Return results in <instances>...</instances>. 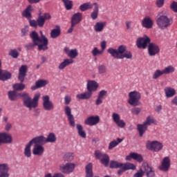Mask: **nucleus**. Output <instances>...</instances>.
I'll use <instances>...</instances> for the list:
<instances>
[{"label": "nucleus", "instance_id": "obj_36", "mask_svg": "<svg viewBox=\"0 0 177 177\" xmlns=\"http://www.w3.org/2000/svg\"><path fill=\"white\" fill-rule=\"evenodd\" d=\"M93 165L92 163H88L85 168L86 171V177H93V171L92 170Z\"/></svg>", "mask_w": 177, "mask_h": 177}, {"label": "nucleus", "instance_id": "obj_14", "mask_svg": "<svg viewBox=\"0 0 177 177\" xmlns=\"http://www.w3.org/2000/svg\"><path fill=\"white\" fill-rule=\"evenodd\" d=\"M30 37L32 41V43H29V44L25 45V48H26V50H32V49H34V48H35V46H38V50H39V45H41V44H39L38 42L35 35H32V36H31L30 35Z\"/></svg>", "mask_w": 177, "mask_h": 177}, {"label": "nucleus", "instance_id": "obj_47", "mask_svg": "<svg viewBox=\"0 0 177 177\" xmlns=\"http://www.w3.org/2000/svg\"><path fill=\"white\" fill-rule=\"evenodd\" d=\"M103 50H99L97 47H94L93 49L91 51V53L94 57H96V56H100V55H103Z\"/></svg>", "mask_w": 177, "mask_h": 177}, {"label": "nucleus", "instance_id": "obj_58", "mask_svg": "<svg viewBox=\"0 0 177 177\" xmlns=\"http://www.w3.org/2000/svg\"><path fill=\"white\" fill-rule=\"evenodd\" d=\"M170 8L173 12H175L177 13V2L176 1H173L170 6Z\"/></svg>", "mask_w": 177, "mask_h": 177}, {"label": "nucleus", "instance_id": "obj_64", "mask_svg": "<svg viewBox=\"0 0 177 177\" xmlns=\"http://www.w3.org/2000/svg\"><path fill=\"white\" fill-rule=\"evenodd\" d=\"M12 128V124H10V122H7L5 127V129L6 131H10Z\"/></svg>", "mask_w": 177, "mask_h": 177}, {"label": "nucleus", "instance_id": "obj_41", "mask_svg": "<svg viewBox=\"0 0 177 177\" xmlns=\"http://www.w3.org/2000/svg\"><path fill=\"white\" fill-rule=\"evenodd\" d=\"M93 6H94L93 3L92 4L91 3H84L80 6V9L82 12H85V10H88V9H92Z\"/></svg>", "mask_w": 177, "mask_h": 177}, {"label": "nucleus", "instance_id": "obj_57", "mask_svg": "<svg viewBox=\"0 0 177 177\" xmlns=\"http://www.w3.org/2000/svg\"><path fill=\"white\" fill-rule=\"evenodd\" d=\"M143 175H145V172L143 171V169H140L136 174H134L133 177H143Z\"/></svg>", "mask_w": 177, "mask_h": 177}, {"label": "nucleus", "instance_id": "obj_55", "mask_svg": "<svg viewBox=\"0 0 177 177\" xmlns=\"http://www.w3.org/2000/svg\"><path fill=\"white\" fill-rule=\"evenodd\" d=\"M28 21L30 27H34L35 28H37V27H38L37 21L32 19H28Z\"/></svg>", "mask_w": 177, "mask_h": 177}, {"label": "nucleus", "instance_id": "obj_52", "mask_svg": "<svg viewBox=\"0 0 177 177\" xmlns=\"http://www.w3.org/2000/svg\"><path fill=\"white\" fill-rule=\"evenodd\" d=\"M153 123H154V119L153 118V116H148L144 122V124H145L147 127H149Z\"/></svg>", "mask_w": 177, "mask_h": 177}, {"label": "nucleus", "instance_id": "obj_31", "mask_svg": "<svg viewBox=\"0 0 177 177\" xmlns=\"http://www.w3.org/2000/svg\"><path fill=\"white\" fill-rule=\"evenodd\" d=\"M94 8L93 12L91 13V17L92 20H96L99 16V4L97 3H93Z\"/></svg>", "mask_w": 177, "mask_h": 177}, {"label": "nucleus", "instance_id": "obj_10", "mask_svg": "<svg viewBox=\"0 0 177 177\" xmlns=\"http://www.w3.org/2000/svg\"><path fill=\"white\" fill-rule=\"evenodd\" d=\"M43 100V109L46 111H50L55 109V104L50 100L49 95H44L42 97Z\"/></svg>", "mask_w": 177, "mask_h": 177}, {"label": "nucleus", "instance_id": "obj_42", "mask_svg": "<svg viewBox=\"0 0 177 177\" xmlns=\"http://www.w3.org/2000/svg\"><path fill=\"white\" fill-rule=\"evenodd\" d=\"M62 2H63L65 6V9H66V10H71V9H73V1L62 0Z\"/></svg>", "mask_w": 177, "mask_h": 177}, {"label": "nucleus", "instance_id": "obj_46", "mask_svg": "<svg viewBox=\"0 0 177 177\" xmlns=\"http://www.w3.org/2000/svg\"><path fill=\"white\" fill-rule=\"evenodd\" d=\"M14 91H23L26 88V85L21 83H17L12 86Z\"/></svg>", "mask_w": 177, "mask_h": 177}, {"label": "nucleus", "instance_id": "obj_38", "mask_svg": "<svg viewBox=\"0 0 177 177\" xmlns=\"http://www.w3.org/2000/svg\"><path fill=\"white\" fill-rule=\"evenodd\" d=\"M76 128L77 129L78 135L80 136L81 138H83V139H85V138H86V133L84 131L82 125L77 124V125H76Z\"/></svg>", "mask_w": 177, "mask_h": 177}, {"label": "nucleus", "instance_id": "obj_24", "mask_svg": "<svg viewBox=\"0 0 177 177\" xmlns=\"http://www.w3.org/2000/svg\"><path fill=\"white\" fill-rule=\"evenodd\" d=\"M99 121H100L99 116H91L84 121V124L93 127V125L99 124Z\"/></svg>", "mask_w": 177, "mask_h": 177}, {"label": "nucleus", "instance_id": "obj_27", "mask_svg": "<svg viewBox=\"0 0 177 177\" xmlns=\"http://www.w3.org/2000/svg\"><path fill=\"white\" fill-rule=\"evenodd\" d=\"M27 73V66L22 65L19 68V80L21 82H24V78H26V74Z\"/></svg>", "mask_w": 177, "mask_h": 177}, {"label": "nucleus", "instance_id": "obj_6", "mask_svg": "<svg viewBox=\"0 0 177 177\" xmlns=\"http://www.w3.org/2000/svg\"><path fill=\"white\" fill-rule=\"evenodd\" d=\"M96 158L100 160L101 164L104 165V167L109 166V162H110V157L106 153H102V151L97 150L94 153Z\"/></svg>", "mask_w": 177, "mask_h": 177}, {"label": "nucleus", "instance_id": "obj_21", "mask_svg": "<svg viewBox=\"0 0 177 177\" xmlns=\"http://www.w3.org/2000/svg\"><path fill=\"white\" fill-rule=\"evenodd\" d=\"M97 88H99V84L96 82L95 80H88L86 84L87 91L91 92H96L97 91Z\"/></svg>", "mask_w": 177, "mask_h": 177}, {"label": "nucleus", "instance_id": "obj_12", "mask_svg": "<svg viewBox=\"0 0 177 177\" xmlns=\"http://www.w3.org/2000/svg\"><path fill=\"white\" fill-rule=\"evenodd\" d=\"M13 142L12 136L6 132L0 133V146L1 145L10 144Z\"/></svg>", "mask_w": 177, "mask_h": 177}, {"label": "nucleus", "instance_id": "obj_49", "mask_svg": "<svg viewBox=\"0 0 177 177\" xmlns=\"http://www.w3.org/2000/svg\"><path fill=\"white\" fill-rule=\"evenodd\" d=\"M9 56L12 57V59H17L19 57V51L16 49H11L8 53Z\"/></svg>", "mask_w": 177, "mask_h": 177}, {"label": "nucleus", "instance_id": "obj_29", "mask_svg": "<svg viewBox=\"0 0 177 177\" xmlns=\"http://www.w3.org/2000/svg\"><path fill=\"white\" fill-rule=\"evenodd\" d=\"M46 85H48L47 80H39L36 82L35 86L31 87V89L32 91H35L39 88H44V86H46Z\"/></svg>", "mask_w": 177, "mask_h": 177}, {"label": "nucleus", "instance_id": "obj_25", "mask_svg": "<svg viewBox=\"0 0 177 177\" xmlns=\"http://www.w3.org/2000/svg\"><path fill=\"white\" fill-rule=\"evenodd\" d=\"M64 52L71 59H75L78 56V50L75 48L70 50V48L66 47Z\"/></svg>", "mask_w": 177, "mask_h": 177}, {"label": "nucleus", "instance_id": "obj_16", "mask_svg": "<svg viewBox=\"0 0 177 177\" xmlns=\"http://www.w3.org/2000/svg\"><path fill=\"white\" fill-rule=\"evenodd\" d=\"M64 113L68 117V120L69 121L70 125L71 127H75V121L74 120V115L71 114V108L68 106L64 107Z\"/></svg>", "mask_w": 177, "mask_h": 177}, {"label": "nucleus", "instance_id": "obj_39", "mask_svg": "<svg viewBox=\"0 0 177 177\" xmlns=\"http://www.w3.org/2000/svg\"><path fill=\"white\" fill-rule=\"evenodd\" d=\"M60 27L59 26H57V28L55 29H53L50 32V37L55 39L56 38H57V37L60 36Z\"/></svg>", "mask_w": 177, "mask_h": 177}, {"label": "nucleus", "instance_id": "obj_35", "mask_svg": "<svg viewBox=\"0 0 177 177\" xmlns=\"http://www.w3.org/2000/svg\"><path fill=\"white\" fill-rule=\"evenodd\" d=\"M165 93L167 97H172L176 95V91H175L173 88L167 87L165 88Z\"/></svg>", "mask_w": 177, "mask_h": 177}, {"label": "nucleus", "instance_id": "obj_40", "mask_svg": "<svg viewBox=\"0 0 177 177\" xmlns=\"http://www.w3.org/2000/svg\"><path fill=\"white\" fill-rule=\"evenodd\" d=\"M137 129L140 133V136H143V135H145V132L147 131V126L144 124V123L142 124H138Z\"/></svg>", "mask_w": 177, "mask_h": 177}, {"label": "nucleus", "instance_id": "obj_48", "mask_svg": "<svg viewBox=\"0 0 177 177\" xmlns=\"http://www.w3.org/2000/svg\"><path fill=\"white\" fill-rule=\"evenodd\" d=\"M163 74H171L175 71V68L172 66L165 67L163 70Z\"/></svg>", "mask_w": 177, "mask_h": 177}, {"label": "nucleus", "instance_id": "obj_22", "mask_svg": "<svg viewBox=\"0 0 177 177\" xmlns=\"http://www.w3.org/2000/svg\"><path fill=\"white\" fill-rule=\"evenodd\" d=\"M2 67V61L0 59V80L1 81H8V80H10L12 77V74L8 71L1 70Z\"/></svg>", "mask_w": 177, "mask_h": 177}, {"label": "nucleus", "instance_id": "obj_60", "mask_svg": "<svg viewBox=\"0 0 177 177\" xmlns=\"http://www.w3.org/2000/svg\"><path fill=\"white\" fill-rule=\"evenodd\" d=\"M106 95H107V91L106 90H102L101 91H100L98 94V97L103 99V97H104Z\"/></svg>", "mask_w": 177, "mask_h": 177}, {"label": "nucleus", "instance_id": "obj_62", "mask_svg": "<svg viewBox=\"0 0 177 177\" xmlns=\"http://www.w3.org/2000/svg\"><path fill=\"white\" fill-rule=\"evenodd\" d=\"M70 102H71V97L68 95H66L64 97L65 104H70Z\"/></svg>", "mask_w": 177, "mask_h": 177}, {"label": "nucleus", "instance_id": "obj_50", "mask_svg": "<svg viewBox=\"0 0 177 177\" xmlns=\"http://www.w3.org/2000/svg\"><path fill=\"white\" fill-rule=\"evenodd\" d=\"M64 160L70 162L74 160V156H73L72 153H67L64 156Z\"/></svg>", "mask_w": 177, "mask_h": 177}, {"label": "nucleus", "instance_id": "obj_44", "mask_svg": "<svg viewBox=\"0 0 177 177\" xmlns=\"http://www.w3.org/2000/svg\"><path fill=\"white\" fill-rule=\"evenodd\" d=\"M121 167H122V163L121 162H119L115 160H111L110 162V168L118 169V168H121Z\"/></svg>", "mask_w": 177, "mask_h": 177}, {"label": "nucleus", "instance_id": "obj_8", "mask_svg": "<svg viewBox=\"0 0 177 177\" xmlns=\"http://www.w3.org/2000/svg\"><path fill=\"white\" fill-rule=\"evenodd\" d=\"M74 169H75V164L73 162H67L65 165H61L59 166V171H61L62 174H66V175L74 172Z\"/></svg>", "mask_w": 177, "mask_h": 177}, {"label": "nucleus", "instance_id": "obj_43", "mask_svg": "<svg viewBox=\"0 0 177 177\" xmlns=\"http://www.w3.org/2000/svg\"><path fill=\"white\" fill-rule=\"evenodd\" d=\"M121 142H122V139L121 138H117V141L113 140L111 142L109 145V149L111 150V149H114V147H116V146H118V145H120Z\"/></svg>", "mask_w": 177, "mask_h": 177}, {"label": "nucleus", "instance_id": "obj_51", "mask_svg": "<svg viewBox=\"0 0 177 177\" xmlns=\"http://www.w3.org/2000/svg\"><path fill=\"white\" fill-rule=\"evenodd\" d=\"M164 74L163 71L156 70L152 76L153 80H157V78L161 77Z\"/></svg>", "mask_w": 177, "mask_h": 177}, {"label": "nucleus", "instance_id": "obj_13", "mask_svg": "<svg viewBox=\"0 0 177 177\" xmlns=\"http://www.w3.org/2000/svg\"><path fill=\"white\" fill-rule=\"evenodd\" d=\"M148 53L149 56H156L160 53V46L154 43H149L148 45Z\"/></svg>", "mask_w": 177, "mask_h": 177}, {"label": "nucleus", "instance_id": "obj_56", "mask_svg": "<svg viewBox=\"0 0 177 177\" xmlns=\"http://www.w3.org/2000/svg\"><path fill=\"white\" fill-rule=\"evenodd\" d=\"M141 111H142V109L140 108L134 107L131 109L132 114H135L136 115H138V114H140Z\"/></svg>", "mask_w": 177, "mask_h": 177}, {"label": "nucleus", "instance_id": "obj_53", "mask_svg": "<svg viewBox=\"0 0 177 177\" xmlns=\"http://www.w3.org/2000/svg\"><path fill=\"white\" fill-rule=\"evenodd\" d=\"M36 21L37 23V26L44 27V25L45 24V21L44 20V17H40V15H39V17Z\"/></svg>", "mask_w": 177, "mask_h": 177}, {"label": "nucleus", "instance_id": "obj_7", "mask_svg": "<svg viewBox=\"0 0 177 177\" xmlns=\"http://www.w3.org/2000/svg\"><path fill=\"white\" fill-rule=\"evenodd\" d=\"M129 103L131 106H138L141 95L138 91H131L129 94Z\"/></svg>", "mask_w": 177, "mask_h": 177}, {"label": "nucleus", "instance_id": "obj_18", "mask_svg": "<svg viewBox=\"0 0 177 177\" xmlns=\"http://www.w3.org/2000/svg\"><path fill=\"white\" fill-rule=\"evenodd\" d=\"M82 21V13L77 12L75 13L71 19V24H72V27H75L77 24H80Z\"/></svg>", "mask_w": 177, "mask_h": 177}, {"label": "nucleus", "instance_id": "obj_30", "mask_svg": "<svg viewBox=\"0 0 177 177\" xmlns=\"http://www.w3.org/2000/svg\"><path fill=\"white\" fill-rule=\"evenodd\" d=\"M106 25L107 23H106V21L97 22L94 26V30L96 32H102V31L104 30V27H106Z\"/></svg>", "mask_w": 177, "mask_h": 177}, {"label": "nucleus", "instance_id": "obj_5", "mask_svg": "<svg viewBox=\"0 0 177 177\" xmlns=\"http://www.w3.org/2000/svg\"><path fill=\"white\" fill-rule=\"evenodd\" d=\"M158 27L161 30H165L172 24V20L165 15H162L156 19Z\"/></svg>", "mask_w": 177, "mask_h": 177}, {"label": "nucleus", "instance_id": "obj_9", "mask_svg": "<svg viewBox=\"0 0 177 177\" xmlns=\"http://www.w3.org/2000/svg\"><path fill=\"white\" fill-rule=\"evenodd\" d=\"M147 149L153 151H160L162 150L163 145L158 141H147L146 143Z\"/></svg>", "mask_w": 177, "mask_h": 177}, {"label": "nucleus", "instance_id": "obj_45", "mask_svg": "<svg viewBox=\"0 0 177 177\" xmlns=\"http://www.w3.org/2000/svg\"><path fill=\"white\" fill-rule=\"evenodd\" d=\"M131 157L133 160H136V161H138V162H142V161H143V157L139 153H131Z\"/></svg>", "mask_w": 177, "mask_h": 177}, {"label": "nucleus", "instance_id": "obj_2", "mask_svg": "<svg viewBox=\"0 0 177 177\" xmlns=\"http://www.w3.org/2000/svg\"><path fill=\"white\" fill-rule=\"evenodd\" d=\"M108 53L115 59H132L131 51H126L125 46H120L117 49L110 48L107 50Z\"/></svg>", "mask_w": 177, "mask_h": 177}, {"label": "nucleus", "instance_id": "obj_63", "mask_svg": "<svg viewBox=\"0 0 177 177\" xmlns=\"http://www.w3.org/2000/svg\"><path fill=\"white\" fill-rule=\"evenodd\" d=\"M21 33H22V35L26 37V35H27L28 34V28H22Z\"/></svg>", "mask_w": 177, "mask_h": 177}, {"label": "nucleus", "instance_id": "obj_17", "mask_svg": "<svg viewBox=\"0 0 177 177\" xmlns=\"http://www.w3.org/2000/svg\"><path fill=\"white\" fill-rule=\"evenodd\" d=\"M32 10H34L32 6L29 5L21 12V15L22 17L30 20V19H32Z\"/></svg>", "mask_w": 177, "mask_h": 177}, {"label": "nucleus", "instance_id": "obj_28", "mask_svg": "<svg viewBox=\"0 0 177 177\" xmlns=\"http://www.w3.org/2000/svg\"><path fill=\"white\" fill-rule=\"evenodd\" d=\"M92 92L87 91L83 93L77 94L76 97L79 99V100H88L90 97H92Z\"/></svg>", "mask_w": 177, "mask_h": 177}, {"label": "nucleus", "instance_id": "obj_23", "mask_svg": "<svg viewBox=\"0 0 177 177\" xmlns=\"http://www.w3.org/2000/svg\"><path fill=\"white\" fill-rule=\"evenodd\" d=\"M9 166L8 164H0V177H9Z\"/></svg>", "mask_w": 177, "mask_h": 177}, {"label": "nucleus", "instance_id": "obj_1", "mask_svg": "<svg viewBox=\"0 0 177 177\" xmlns=\"http://www.w3.org/2000/svg\"><path fill=\"white\" fill-rule=\"evenodd\" d=\"M8 99L12 102L17 100L19 96L23 97L24 106L29 110H32V109H37L38 107V101L39 100V93L35 94L33 99H31L30 95L27 93H18L15 91H9Z\"/></svg>", "mask_w": 177, "mask_h": 177}, {"label": "nucleus", "instance_id": "obj_61", "mask_svg": "<svg viewBox=\"0 0 177 177\" xmlns=\"http://www.w3.org/2000/svg\"><path fill=\"white\" fill-rule=\"evenodd\" d=\"M156 6L158 8H162L164 6V0H156Z\"/></svg>", "mask_w": 177, "mask_h": 177}, {"label": "nucleus", "instance_id": "obj_4", "mask_svg": "<svg viewBox=\"0 0 177 177\" xmlns=\"http://www.w3.org/2000/svg\"><path fill=\"white\" fill-rule=\"evenodd\" d=\"M40 37L38 35V33L36 31H32L30 35L31 36L35 35L36 37V40L40 45H39V50H48V44H49V40L42 32V30L39 31Z\"/></svg>", "mask_w": 177, "mask_h": 177}, {"label": "nucleus", "instance_id": "obj_20", "mask_svg": "<svg viewBox=\"0 0 177 177\" xmlns=\"http://www.w3.org/2000/svg\"><path fill=\"white\" fill-rule=\"evenodd\" d=\"M39 138L40 140H41V142L45 143H55L56 142V136L53 133H50L46 138H45L44 136H39Z\"/></svg>", "mask_w": 177, "mask_h": 177}, {"label": "nucleus", "instance_id": "obj_11", "mask_svg": "<svg viewBox=\"0 0 177 177\" xmlns=\"http://www.w3.org/2000/svg\"><path fill=\"white\" fill-rule=\"evenodd\" d=\"M150 37L146 35L142 37H139L136 41L137 48L139 49H146V48H147V45L150 44Z\"/></svg>", "mask_w": 177, "mask_h": 177}, {"label": "nucleus", "instance_id": "obj_59", "mask_svg": "<svg viewBox=\"0 0 177 177\" xmlns=\"http://www.w3.org/2000/svg\"><path fill=\"white\" fill-rule=\"evenodd\" d=\"M40 17H43L44 21L50 20L51 17L50 13H44L43 15H39Z\"/></svg>", "mask_w": 177, "mask_h": 177}, {"label": "nucleus", "instance_id": "obj_34", "mask_svg": "<svg viewBox=\"0 0 177 177\" xmlns=\"http://www.w3.org/2000/svg\"><path fill=\"white\" fill-rule=\"evenodd\" d=\"M74 63V61L71 59H66L64 60L63 62H62L59 66L58 68L59 70H64V68H66V67H67V66L70 65V64H73Z\"/></svg>", "mask_w": 177, "mask_h": 177}, {"label": "nucleus", "instance_id": "obj_32", "mask_svg": "<svg viewBox=\"0 0 177 177\" xmlns=\"http://www.w3.org/2000/svg\"><path fill=\"white\" fill-rule=\"evenodd\" d=\"M31 146H32V142L30 140L24 148V154L25 157L30 158L31 157Z\"/></svg>", "mask_w": 177, "mask_h": 177}, {"label": "nucleus", "instance_id": "obj_26", "mask_svg": "<svg viewBox=\"0 0 177 177\" xmlns=\"http://www.w3.org/2000/svg\"><path fill=\"white\" fill-rule=\"evenodd\" d=\"M171 165V160H169V157L164 158L162 165L160 167V169L161 171H168L169 169V167Z\"/></svg>", "mask_w": 177, "mask_h": 177}, {"label": "nucleus", "instance_id": "obj_33", "mask_svg": "<svg viewBox=\"0 0 177 177\" xmlns=\"http://www.w3.org/2000/svg\"><path fill=\"white\" fill-rule=\"evenodd\" d=\"M142 26L145 28H151L153 27V20L149 17H146L142 22Z\"/></svg>", "mask_w": 177, "mask_h": 177}, {"label": "nucleus", "instance_id": "obj_37", "mask_svg": "<svg viewBox=\"0 0 177 177\" xmlns=\"http://www.w3.org/2000/svg\"><path fill=\"white\" fill-rule=\"evenodd\" d=\"M122 167H123L124 171H129V169L135 171L136 169V166L131 162L122 163Z\"/></svg>", "mask_w": 177, "mask_h": 177}, {"label": "nucleus", "instance_id": "obj_19", "mask_svg": "<svg viewBox=\"0 0 177 177\" xmlns=\"http://www.w3.org/2000/svg\"><path fill=\"white\" fill-rule=\"evenodd\" d=\"M112 120L119 128H124V127H125V122L121 120V117L118 113H113L112 114Z\"/></svg>", "mask_w": 177, "mask_h": 177}, {"label": "nucleus", "instance_id": "obj_54", "mask_svg": "<svg viewBox=\"0 0 177 177\" xmlns=\"http://www.w3.org/2000/svg\"><path fill=\"white\" fill-rule=\"evenodd\" d=\"M97 68L99 74H105V73H107V68L104 65H100Z\"/></svg>", "mask_w": 177, "mask_h": 177}, {"label": "nucleus", "instance_id": "obj_15", "mask_svg": "<svg viewBox=\"0 0 177 177\" xmlns=\"http://www.w3.org/2000/svg\"><path fill=\"white\" fill-rule=\"evenodd\" d=\"M142 169L144 174H146L147 177H153L156 176V173L151 166H149L147 162H145L142 165Z\"/></svg>", "mask_w": 177, "mask_h": 177}, {"label": "nucleus", "instance_id": "obj_3", "mask_svg": "<svg viewBox=\"0 0 177 177\" xmlns=\"http://www.w3.org/2000/svg\"><path fill=\"white\" fill-rule=\"evenodd\" d=\"M31 140L32 145H33L32 154L34 156H42L45 151V147H44V145L45 144L39 136L34 138Z\"/></svg>", "mask_w": 177, "mask_h": 177}]
</instances>
